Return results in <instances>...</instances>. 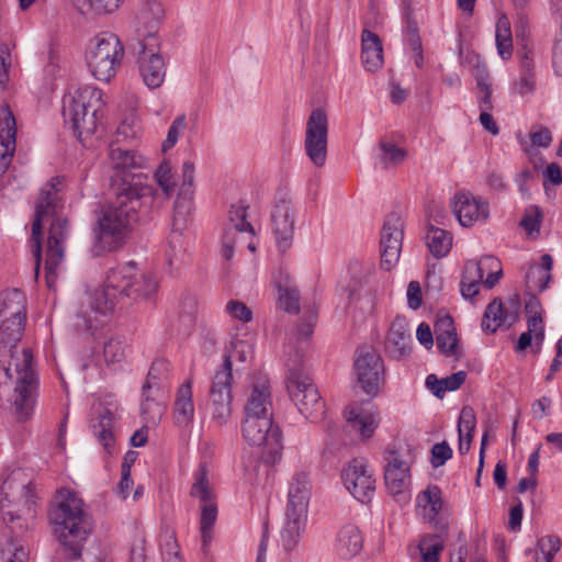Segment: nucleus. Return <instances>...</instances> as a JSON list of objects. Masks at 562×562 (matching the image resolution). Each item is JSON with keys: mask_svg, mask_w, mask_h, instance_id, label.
I'll return each mask as SVG.
<instances>
[{"mask_svg": "<svg viewBox=\"0 0 562 562\" xmlns=\"http://www.w3.org/2000/svg\"><path fill=\"white\" fill-rule=\"evenodd\" d=\"M12 321L0 322V407L25 422L34 413L38 380L32 352L18 348L24 326L13 331Z\"/></svg>", "mask_w": 562, "mask_h": 562, "instance_id": "obj_1", "label": "nucleus"}, {"mask_svg": "<svg viewBox=\"0 0 562 562\" xmlns=\"http://www.w3.org/2000/svg\"><path fill=\"white\" fill-rule=\"evenodd\" d=\"M155 198L147 187H128L124 180L115 199L97 213L90 255L94 258L124 247L135 225L147 221Z\"/></svg>", "mask_w": 562, "mask_h": 562, "instance_id": "obj_2", "label": "nucleus"}, {"mask_svg": "<svg viewBox=\"0 0 562 562\" xmlns=\"http://www.w3.org/2000/svg\"><path fill=\"white\" fill-rule=\"evenodd\" d=\"M63 182V177H54L41 189L30 238L31 251L35 261V276L37 277L42 261L43 223L52 218L45 259L46 282L49 288L53 286L57 269L64 260L65 241L69 236L68 220L58 215V210L63 206L60 196Z\"/></svg>", "mask_w": 562, "mask_h": 562, "instance_id": "obj_3", "label": "nucleus"}, {"mask_svg": "<svg viewBox=\"0 0 562 562\" xmlns=\"http://www.w3.org/2000/svg\"><path fill=\"white\" fill-rule=\"evenodd\" d=\"M136 276V263L128 261L116 265L106 271L102 289L88 295V305L77 312L74 327L78 333L94 331L103 325L106 316L111 315L115 306L127 297L132 286V279Z\"/></svg>", "mask_w": 562, "mask_h": 562, "instance_id": "obj_4", "label": "nucleus"}, {"mask_svg": "<svg viewBox=\"0 0 562 562\" xmlns=\"http://www.w3.org/2000/svg\"><path fill=\"white\" fill-rule=\"evenodd\" d=\"M49 520L69 559L81 557L83 542L92 531V520L85 509L83 501L68 490L57 492Z\"/></svg>", "mask_w": 562, "mask_h": 562, "instance_id": "obj_5", "label": "nucleus"}, {"mask_svg": "<svg viewBox=\"0 0 562 562\" xmlns=\"http://www.w3.org/2000/svg\"><path fill=\"white\" fill-rule=\"evenodd\" d=\"M102 91L92 86L78 88L74 94L63 98V117L65 126L83 143V138L97 131L104 106Z\"/></svg>", "mask_w": 562, "mask_h": 562, "instance_id": "obj_6", "label": "nucleus"}, {"mask_svg": "<svg viewBox=\"0 0 562 562\" xmlns=\"http://www.w3.org/2000/svg\"><path fill=\"white\" fill-rule=\"evenodd\" d=\"M0 513L4 524L20 520V513L31 510L35 504L32 480L20 469H13L2 474Z\"/></svg>", "mask_w": 562, "mask_h": 562, "instance_id": "obj_7", "label": "nucleus"}, {"mask_svg": "<svg viewBox=\"0 0 562 562\" xmlns=\"http://www.w3.org/2000/svg\"><path fill=\"white\" fill-rule=\"evenodd\" d=\"M124 56V46L113 33H101L91 42L86 54L88 68L100 81L109 82L116 74Z\"/></svg>", "mask_w": 562, "mask_h": 562, "instance_id": "obj_8", "label": "nucleus"}, {"mask_svg": "<svg viewBox=\"0 0 562 562\" xmlns=\"http://www.w3.org/2000/svg\"><path fill=\"white\" fill-rule=\"evenodd\" d=\"M286 390L292 403L311 423L323 420L326 405L317 386L310 375L300 368H291L288 363Z\"/></svg>", "mask_w": 562, "mask_h": 562, "instance_id": "obj_9", "label": "nucleus"}, {"mask_svg": "<svg viewBox=\"0 0 562 562\" xmlns=\"http://www.w3.org/2000/svg\"><path fill=\"white\" fill-rule=\"evenodd\" d=\"M194 164L184 161L182 165V183L178 192L172 218V234L169 241L170 251L168 255L169 265L175 263L177 259V245L180 241L182 231L188 226L193 211V181H194Z\"/></svg>", "mask_w": 562, "mask_h": 562, "instance_id": "obj_10", "label": "nucleus"}, {"mask_svg": "<svg viewBox=\"0 0 562 562\" xmlns=\"http://www.w3.org/2000/svg\"><path fill=\"white\" fill-rule=\"evenodd\" d=\"M232 355H224L222 366L215 371L210 387V409L212 422L224 426L232 416Z\"/></svg>", "mask_w": 562, "mask_h": 562, "instance_id": "obj_11", "label": "nucleus"}, {"mask_svg": "<svg viewBox=\"0 0 562 562\" xmlns=\"http://www.w3.org/2000/svg\"><path fill=\"white\" fill-rule=\"evenodd\" d=\"M243 438L251 446L263 447L269 461L274 462L281 456L282 434L273 424V417L243 418Z\"/></svg>", "mask_w": 562, "mask_h": 562, "instance_id": "obj_12", "label": "nucleus"}, {"mask_svg": "<svg viewBox=\"0 0 562 562\" xmlns=\"http://www.w3.org/2000/svg\"><path fill=\"white\" fill-rule=\"evenodd\" d=\"M137 65L139 75L149 89L161 86L166 76V64L159 54V41L151 32L138 42Z\"/></svg>", "mask_w": 562, "mask_h": 562, "instance_id": "obj_13", "label": "nucleus"}, {"mask_svg": "<svg viewBox=\"0 0 562 562\" xmlns=\"http://www.w3.org/2000/svg\"><path fill=\"white\" fill-rule=\"evenodd\" d=\"M328 120L324 110L311 112L305 130L304 150L311 162L322 168L327 160Z\"/></svg>", "mask_w": 562, "mask_h": 562, "instance_id": "obj_14", "label": "nucleus"}, {"mask_svg": "<svg viewBox=\"0 0 562 562\" xmlns=\"http://www.w3.org/2000/svg\"><path fill=\"white\" fill-rule=\"evenodd\" d=\"M353 367L363 392L374 396L384 375V364L380 355L371 347H360L357 349Z\"/></svg>", "mask_w": 562, "mask_h": 562, "instance_id": "obj_15", "label": "nucleus"}, {"mask_svg": "<svg viewBox=\"0 0 562 562\" xmlns=\"http://www.w3.org/2000/svg\"><path fill=\"white\" fill-rule=\"evenodd\" d=\"M341 480L349 493L362 504L369 503L375 492L373 471L363 459L351 460L341 471Z\"/></svg>", "mask_w": 562, "mask_h": 562, "instance_id": "obj_16", "label": "nucleus"}, {"mask_svg": "<svg viewBox=\"0 0 562 562\" xmlns=\"http://www.w3.org/2000/svg\"><path fill=\"white\" fill-rule=\"evenodd\" d=\"M403 240V222L397 213H390L383 224L380 239L381 268L390 271L398 262Z\"/></svg>", "mask_w": 562, "mask_h": 562, "instance_id": "obj_17", "label": "nucleus"}, {"mask_svg": "<svg viewBox=\"0 0 562 562\" xmlns=\"http://www.w3.org/2000/svg\"><path fill=\"white\" fill-rule=\"evenodd\" d=\"M453 212L462 226L470 227L488 218L490 204L482 196L461 191L453 198Z\"/></svg>", "mask_w": 562, "mask_h": 562, "instance_id": "obj_18", "label": "nucleus"}, {"mask_svg": "<svg viewBox=\"0 0 562 562\" xmlns=\"http://www.w3.org/2000/svg\"><path fill=\"white\" fill-rule=\"evenodd\" d=\"M271 225L277 246L281 251H285L292 244L294 233V211L290 201L283 199L273 205Z\"/></svg>", "mask_w": 562, "mask_h": 562, "instance_id": "obj_19", "label": "nucleus"}, {"mask_svg": "<svg viewBox=\"0 0 562 562\" xmlns=\"http://www.w3.org/2000/svg\"><path fill=\"white\" fill-rule=\"evenodd\" d=\"M273 417L272 397L269 381L258 378L251 385L244 406V418Z\"/></svg>", "mask_w": 562, "mask_h": 562, "instance_id": "obj_20", "label": "nucleus"}, {"mask_svg": "<svg viewBox=\"0 0 562 562\" xmlns=\"http://www.w3.org/2000/svg\"><path fill=\"white\" fill-rule=\"evenodd\" d=\"M171 171H172V168L168 160L161 161L160 165L158 166V168L156 169L154 177L161 190L160 192L156 188H154V186L142 182L139 176L133 177L131 182L126 181V184L128 187H147L150 189L151 194L155 198V201H154L153 205L150 206V211L153 212V211L160 209L161 205L167 200L170 199V196L175 190L176 181L173 179V175Z\"/></svg>", "mask_w": 562, "mask_h": 562, "instance_id": "obj_21", "label": "nucleus"}, {"mask_svg": "<svg viewBox=\"0 0 562 562\" xmlns=\"http://www.w3.org/2000/svg\"><path fill=\"white\" fill-rule=\"evenodd\" d=\"M345 419L348 429L356 431L362 439L371 438L380 423L376 409L358 404H350L346 407Z\"/></svg>", "mask_w": 562, "mask_h": 562, "instance_id": "obj_22", "label": "nucleus"}, {"mask_svg": "<svg viewBox=\"0 0 562 562\" xmlns=\"http://www.w3.org/2000/svg\"><path fill=\"white\" fill-rule=\"evenodd\" d=\"M16 122L8 105L0 108V175H3L15 151Z\"/></svg>", "mask_w": 562, "mask_h": 562, "instance_id": "obj_23", "label": "nucleus"}, {"mask_svg": "<svg viewBox=\"0 0 562 562\" xmlns=\"http://www.w3.org/2000/svg\"><path fill=\"white\" fill-rule=\"evenodd\" d=\"M386 352L396 360L409 356L412 335L405 317L397 316L391 323L385 340Z\"/></svg>", "mask_w": 562, "mask_h": 562, "instance_id": "obj_24", "label": "nucleus"}, {"mask_svg": "<svg viewBox=\"0 0 562 562\" xmlns=\"http://www.w3.org/2000/svg\"><path fill=\"white\" fill-rule=\"evenodd\" d=\"M385 461L384 480L389 492L393 495L403 493L411 482L409 465L395 451H389Z\"/></svg>", "mask_w": 562, "mask_h": 562, "instance_id": "obj_25", "label": "nucleus"}, {"mask_svg": "<svg viewBox=\"0 0 562 562\" xmlns=\"http://www.w3.org/2000/svg\"><path fill=\"white\" fill-rule=\"evenodd\" d=\"M26 296L19 289H11L0 294V322L12 321V329L24 326L26 314Z\"/></svg>", "mask_w": 562, "mask_h": 562, "instance_id": "obj_26", "label": "nucleus"}, {"mask_svg": "<svg viewBox=\"0 0 562 562\" xmlns=\"http://www.w3.org/2000/svg\"><path fill=\"white\" fill-rule=\"evenodd\" d=\"M311 490L308 475L304 472L295 473L289 484L285 512L307 515Z\"/></svg>", "mask_w": 562, "mask_h": 562, "instance_id": "obj_27", "label": "nucleus"}, {"mask_svg": "<svg viewBox=\"0 0 562 562\" xmlns=\"http://www.w3.org/2000/svg\"><path fill=\"white\" fill-rule=\"evenodd\" d=\"M18 536L15 526L5 524L0 532V562L29 561V552Z\"/></svg>", "mask_w": 562, "mask_h": 562, "instance_id": "obj_28", "label": "nucleus"}, {"mask_svg": "<svg viewBox=\"0 0 562 562\" xmlns=\"http://www.w3.org/2000/svg\"><path fill=\"white\" fill-rule=\"evenodd\" d=\"M402 16L405 24L404 37L411 49L415 53V65L418 68L424 66L422 41L419 27L415 19L412 0H402Z\"/></svg>", "mask_w": 562, "mask_h": 562, "instance_id": "obj_29", "label": "nucleus"}, {"mask_svg": "<svg viewBox=\"0 0 562 562\" xmlns=\"http://www.w3.org/2000/svg\"><path fill=\"white\" fill-rule=\"evenodd\" d=\"M307 515L285 512V520L280 530V542L284 551H293L306 528Z\"/></svg>", "mask_w": 562, "mask_h": 562, "instance_id": "obj_30", "label": "nucleus"}, {"mask_svg": "<svg viewBox=\"0 0 562 562\" xmlns=\"http://www.w3.org/2000/svg\"><path fill=\"white\" fill-rule=\"evenodd\" d=\"M361 60L368 71H375L383 65V48L380 37L369 31L363 30L361 35Z\"/></svg>", "mask_w": 562, "mask_h": 562, "instance_id": "obj_31", "label": "nucleus"}, {"mask_svg": "<svg viewBox=\"0 0 562 562\" xmlns=\"http://www.w3.org/2000/svg\"><path fill=\"white\" fill-rule=\"evenodd\" d=\"M113 423L114 414L109 407L100 408L97 417L91 420L92 431L108 453H112L115 442Z\"/></svg>", "mask_w": 562, "mask_h": 562, "instance_id": "obj_32", "label": "nucleus"}, {"mask_svg": "<svg viewBox=\"0 0 562 562\" xmlns=\"http://www.w3.org/2000/svg\"><path fill=\"white\" fill-rule=\"evenodd\" d=\"M173 417L178 426L190 425L194 417V404L192 400V382L186 381L177 392Z\"/></svg>", "mask_w": 562, "mask_h": 562, "instance_id": "obj_33", "label": "nucleus"}, {"mask_svg": "<svg viewBox=\"0 0 562 562\" xmlns=\"http://www.w3.org/2000/svg\"><path fill=\"white\" fill-rule=\"evenodd\" d=\"M363 547V538L353 525L344 526L337 535L336 550L342 559H351L357 555Z\"/></svg>", "mask_w": 562, "mask_h": 562, "instance_id": "obj_34", "label": "nucleus"}, {"mask_svg": "<svg viewBox=\"0 0 562 562\" xmlns=\"http://www.w3.org/2000/svg\"><path fill=\"white\" fill-rule=\"evenodd\" d=\"M425 238L430 254L436 258L446 257L452 247V235L434 225L428 226Z\"/></svg>", "mask_w": 562, "mask_h": 562, "instance_id": "obj_35", "label": "nucleus"}, {"mask_svg": "<svg viewBox=\"0 0 562 562\" xmlns=\"http://www.w3.org/2000/svg\"><path fill=\"white\" fill-rule=\"evenodd\" d=\"M158 290V281L150 272H143L139 276L136 273L135 279H132V286L128 291L127 297L134 301L150 299Z\"/></svg>", "mask_w": 562, "mask_h": 562, "instance_id": "obj_36", "label": "nucleus"}, {"mask_svg": "<svg viewBox=\"0 0 562 562\" xmlns=\"http://www.w3.org/2000/svg\"><path fill=\"white\" fill-rule=\"evenodd\" d=\"M502 326L507 327V311L501 299H494L484 312L482 328L485 331L495 333Z\"/></svg>", "mask_w": 562, "mask_h": 562, "instance_id": "obj_37", "label": "nucleus"}, {"mask_svg": "<svg viewBox=\"0 0 562 562\" xmlns=\"http://www.w3.org/2000/svg\"><path fill=\"white\" fill-rule=\"evenodd\" d=\"M495 41L497 53L503 60H508L513 55V36L510 30V22L508 18L503 14L497 19Z\"/></svg>", "mask_w": 562, "mask_h": 562, "instance_id": "obj_38", "label": "nucleus"}, {"mask_svg": "<svg viewBox=\"0 0 562 562\" xmlns=\"http://www.w3.org/2000/svg\"><path fill=\"white\" fill-rule=\"evenodd\" d=\"M209 477V465L205 461H202L193 473V484L190 492L192 497H196L200 501L214 498V492L211 487Z\"/></svg>", "mask_w": 562, "mask_h": 562, "instance_id": "obj_39", "label": "nucleus"}, {"mask_svg": "<svg viewBox=\"0 0 562 562\" xmlns=\"http://www.w3.org/2000/svg\"><path fill=\"white\" fill-rule=\"evenodd\" d=\"M498 259L494 256H483L480 260H469L464 265L461 280L469 282H482L486 268H497Z\"/></svg>", "mask_w": 562, "mask_h": 562, "instance_id": "obj_40", "label": "nucleus"}, {"mask_svg": "<svg viewBox=\"0 0 562 562\" xmlns=\"http://www.w3.org/2000/svg\"><path fill=\"white\" fill-rule=\"evenodd\" d=\"M201 503L203 505L201 508L200 530L203 547H206L212 539V530L217 517V506L214 498L201 501Z\"/></svg>", "mask_w": 562, "mask_h": 562, "instance_id": "obj_41", "label": "nucleus"}, {"mask_svg": "<svg viewBox=\"0 0 562 562\" xmlns=\"http://www.w3.org/2000/svg\"><path fill=\"white\" fill-rule=\"evenodd\" d=\"M170 372V363L164 358H158L153 361L148 371L147 379L143 385L144 392H149L153 389L164 386V382L168 379Z\"/></svg>", "mask_w": 562, "mask_h": 562, "instance_id": "obj_42", "label": "nucleus"}, {"mask_svg": "<svg viewBox=\"0 0 562 562\" xmlns=\"http://www.w3.org/2000/svg\"><path fill=\"white\" fill-rule=\"evenodd\" d=\"M531 50L519 53L520 58V79L518 82V91L521 95L533 91L536 80L533 75V61Z\"/></svg>", "mask_w": 562, "mask_h": 562, "instance_id": "obj_43", "label": "nucleus"}, {"mask_svg": "<svg viewBox=\"0 0 562 562\" xmlns=\"http://www.w3.org/2000/svg\"><path fill=\"white\" fill-rule=\"evenodd\" d=\"M443 539L439 535H427L419 541L418 549L423 562H438L439 554L443 550Z\"/></svg>", "mask_w": 562, "mask_h": 562, "instance_id": "obj_44", "label": "nucleus"}, {"mask_svg": "<svg viewBox=\"0 0 562 562\" xmlns=\"http://www.w3.org/2000/svg\"><path fill=\"white\" fill-rule=\"evenodd\" d=\"M561 548L558 536H544L538 539L535 562H552Z\"/></svg>", "mask_w": 562, "mask_h": 562, "instance_id": "obj_45", "label": "nucleus"}, {"mask_svg": "<svg viewBox=\"0 0 562 562\" xmlns=\"http://www.w3.org/2000/svg\"><path fill=\"white\" fill-rule=\"evenodd\" d=\"M467 374L464 371H459L450 376L439 380L435 374H429L426 378V386H430V383L440 384L439 389H436L435 396L441 398L447 391H456L458 390L465 381Z\"/></svg>", "mask_w": 562, "mask_h": 562, "instance_id": "obj_46", "label": "nucleus"}, {"mask_svg": "<svg viewBox=\"0 0 562 562\" xmlns=\"http://www.w3.org/2000/svg\"><path fill=\"white\" fill-rule=\"evenodd\" d=\"M110 159L116 169H130L142 166V157L137 156L133 150L123 149L121 147L111 146Z\"/></svg>", "mask_w": 562, "mask_h": 562, "instance_id": "obj_47", "label": "nucleus"}, {"mask_svg": "<svg viewBox=\"0 0 562 562\" xmlns=\"http://www.w3.org/2000/svg\"><path fill=\"white\" fill-rule=\"evenodd\" d=\"M278 288V303L280 308L288 313H297L300 310V294L296 288L289 284H277Z\"/></svg>", "mask_w": 562, "mask_h": 562, "instance_id": "obj_48", "label": "nucleus"}, {"mask_svg": "<svg viewBox=\"0 0 562 562\" xmlns=\"http://www.w3.org/2000/svg\"><path fill=\"white\" fill-rule=\"evenodd\" d=\"M381 156L380 162L384 168L397 166L406 158V150L398 147L394 143L381 142L380 143Z\"/></svg>", "mask_w": 562, "mask_h": 562, "instance_id": "obj_49", "label": "nucleus"}, {"mask_svg": "<svg viewBox=\"0 0 562 562\" xmlns=\"http://www.w3.org/2000/svg\"><path fill=\"white\" fill-rule=\"evenodd\" d=\"M166 407L151 398L148 392L143 391V401L140 403V414L147 423L157 424L165 414Z\"/></svg>", "mask_w": 562, "mask_h": 562, "instance_id": "obj_50", "label": "nucleus"}, {"mask_svg": "<svg viewBox=\"0 0 562 562\" xmlns=\"http://www.w3.org/2000/svg\"><path fill=\"white\" fill-rule=\"evenodd\" d=\"M126 344L120 337L110 338L103 348V357L108 366L121 363L125 359Z\"/></svg>", "mask_w": 562, "mask_h": 562, "instance_id": "obj_51", "label": "nucleus"}, {"mask_svg": "<svg viewBox=\"0 0 562 562\" xmlns=\"http://www.w3.org/2000/svg\"><path fill=\"white\" fill-rule=\"evenodd\" d=\"M229 225L227 228H237L239 233L254 234V227L247 221V207L244 205H233L229 210Z\"/></svg>", "mask_w": 562, "mask_h": 562, "instance_id": "obj_52", "label": "nucleus"}, {"mask_svg": "<svg viewBox=\"0 0 562 562\" xmlns=\"http://www.w3.org/2000/svg\"><path fill=\"white\" fill-rule=\"evenodd\" d=\"M527 333L535 339L532 351L539 353L544 340V324L541 315H530L527 319Z\"/></svg>", "mask_w": 562, "mask_h": 562, "instance_id": "obj_53", "label": "nucleus"}, {"mask_svg": "<svg viewBox=\"0 0 562 562\" xmlns=\"http://www.w3.org/2000/svg\"><path fill=\"white\" fill-rule=\"evenodd\" d=\"M542 217L541 209L537 205H531L526 210L519 224L528 235H531L532 233H539Z\"/></svg>", "mask_w": 562, "mask_h": 562, "instance_id": "obj_54", "label": "nucleus"}, {"mask_svg": "<svg viewBox=\"0 0 562 562\" xmlns=\"http://www.w3.org/2000/svg\"><path fill=\"white\" fill-rule=\"evenodd\" d=\"M187 122H186V115L181 114L178 115L173 122L171 123L167 137L165 142L162 143V150L167 151L171 149L178 142L180 134L186 130Z\"/></svg>", "mask_w": 562, "mask_h": 562, "instance_id": "obj_55", "label": "nucleus"}, {"mask_svg": "<svg viewBox=\"0 0 562 562\" xmlns=\"http://www.w3.org/2000/svg\"><path fill=\"white\" fill-rule=\"evenodd\" d=\"M419 503L430 506L432 515H437L442 508L441 491L438 486H428L419 496Z\"/></svg>", "mask_w": 562, "mask_h": 562, "instance_id": "obj_56", "label": "nucleus"}, {"mask_svg": "<svg viewBox=\"0 0 562 562\" xmlns=\"http://www.w3.org/2000/svg\"><path fill=\"white\" fill-rule=\"evenodd\" d=\"M436 344L437 348L447 357H451L456 355V349L458 346V337L456 331H438L436 335Z\"/></svg>", "mask_w": 562, "mask_h": 562, "instance_id": "obj_57", "label": "nucleus"}, {"mask_svg": "<svg viewBox=\"0 0 562 562\" xmlns=\"http://www.w3.org/2000/svg\"><path fill=\"white\" fill-rule=\"evenodd\" d=\"M140 16L145 21H161L165 16L162 2L160 0H145L140 11Z\"/></svg>", "mask_w": 562, "mask_h": 562, "instance_id": "obj_58", "label": "nucleus"}, {"mask_svg": "<svg viewBox=\"0 0 562 562\" xmlns=\"http://www.w3.org/2000/svg\"><path fill=\"white\" fill-rule=\"evenodd\" d=\"M475 426L476 417L473 408L464 406L459 416L458 435L472 434L474 436Z\"/></svg>", "mask_w": 562, "mask_h": 562, "instance_id": "obj_59", "label": "nucleus"}, {"mask_svg": "<svg viewBox=\"0 0 562 562\" xmlns=\"http://www.w3.org/2000/svg\"><path fill=\"white\" fill-rule=\"evenodd\" d=\"M516 11V22H515V30H516V37L517 42L521 44L522 50L526 52L527 49V31L529 25L528 20V12L526 10H515Z\"/></svg>", "mask_w": 562, "mask_h": 562, "instance_id": "obj_60", "label": "nucleus"}, {"mask_svg": "<svg viewBox=\"0 0 562 562\" xmlns=\"http://www.w3.org/2000/svg\"><path fill=\"white\" fill-rule=\"evenodd\" d=\"M452 458V449L448 442L436 443L431 448V465L439 468Z\"/></svg>", "mask_w": 562, "mask_h": 562, "instance_id": "obj_61", "label": "nucleus"}, {"mask_svg": "<svg viewBox=\"0 0 562 562\" xmlns=\"http://www.w3.org/2000/svg\"><path fill=\"white\" fill-rule=\"evenodd\" d=\"M90 10L97 14H106L116 11L123 0H86Z\"/></svg>", "mask_w": 562, "mask_h": 562, "instance_id": "obj_62", "label": "nucleus"}, {"mask_svg": "<svg viewBox=\"0 0 562 562\" xmlns=\"http://www.w3.org/2000/svg\"><path fill=\"white\" fill-rule=\"evenodd\" d=\"M226 312L232 317L241 322H249L252 318L251 311L239 301H229L226 305Z\"/></svg>", "mask_w": 562, "mask_h": 562, "instance_id": "obj_63", "label": "nucleus"}, {"mask_svg": "<svg viewBox=\"0 0 562 562\" xmlns=\"http://www.w3.org/2000/svg\"><path fill=\"white\" fill-rule=\"evenodd\" d=\"M472 75L475 79L476 88L492 85L487 66L479 56L475 57Z\"/></svg>", "mask_w": 562, "mask_h": 562, "instance_id": "obj_64", "label": "nucleus"}]
</instances>
